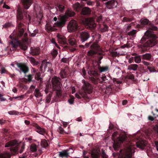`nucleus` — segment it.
Wrapping results in <instances>:
<instances>
[{
	"label": "nucleus",
	"mask_w": 158,
	"mask_h": 158,
	"mask_svg": "<svg viewBox=\"0 0 158 158\" xmlns=\"http://www.w3.org/2000/svg\"><path fill=\"white\" fill-rule=\"evenodd\" d=\"M93 40H95L96 42L93 43L90 46V49L87 52L88 56L94 58L96 62V65L94 64V69H108V66L101 67L100 64L101 60L103 56V52L98 43L101 38V35L98 33H96L92 35Z\"/></svg>",
	"instance_id": "nucleus-1"
},
{
	"label": "nucleus",
	"mask_w": 158,
	"mask_h": 158,
	"mask_svg": "<svg viewBox=\"0 0 158 158\" xmlns=\"http://www.w3.org/2000/svg\"><path fill=\"white\" fill-rule=\"evenodd\" d=\"M157 38L156 35L151 31H147L140 40V44L138 45L139 48L141 49V53H143L145 51L146 49L144 48L155 45L157 43Z\"/></svg>",
	"instance_id": "nucleus-2"
},
{
	"label": "nucleus",
	"mask_w": 158,
	"mask_h": 158,
	"mask_svg": "<svg viewBox=\"0 0 158 158\" xmlns=\"http://www.w3.org/2000/svg\"><path fill=\"white\" fill-rule=\"evenodd\" d=\"M24 17L21 10L19 9L17 10V23L18 24V27L19 29L17 36L19 37L22 36L23 35L24 32V30L23 28H21L23 24L21 22H19V21H22L23 20V18L28 22H30L31 19V17L27 12H24Z\"/></svg>",
	"instance_id": "nucleus-3"
},
{
	"label": "nucleus",
	"mask_w": 158,
	"mask_h": 158,
	"mask_svg": "<svg viewBox=\"0 0 158 158\" xmlns=\"http://www.w3.org/2000/svg\"><path fill=\"white\" fill-rule=\"evenodd\" d=\"M82 82L84 84L82 88L83 91H79L75 94L76 97L78 98L85 97L87 94H90L92 93L93 88L91 85L84 80H82Z\"/></svg>",
	"instance_id": "nucleus-4"
},
{
	"label": "nucleus",
	"mask_w": 158,
	"mask_h": 158,
	"mask_svg": "<svg viewBox=\"0 0 158 158\" xmlns=\"http://www.w3.org/2000/svg\"><path fill=\"white\" fill-rule=\"evenodd\" d=\"M53 89L56 91V95L60 96L62 95L61 84L60 82V79L56 77H54L52 79Z\"/></svg>",
	"instance_id": "nucleus-5"
},
{
	"label": "nucleus",
	"mask_w": 158,
	"mask_h": 158,
	"mask_svg": "<svg viewBox=\"0 0 158 158\" xmlns=\"http://www.w3.org/2000/svg\"><path fill=\"white\" fill-rule=\"evenodd\" d=\"M135 152V148L131 144L127 149L121 151L118 158H131L132 154Z\"/></svg>",
	"instance_id": "nucleus-6"
},
{
	"label": "nucleus",
	"mask_w": 158,
	"mask_h": 158,
	"mask_svg": "<svg viewBox=\"0 0 158 158\" xmlns=\"http://www.w3.org/2000/svg\"><path fill=\"white\" fill-rule=\"evenodd\" d=\"M117 134V132H115L113 133L112 135V139L114 142L113 147L115 150H117L120 144L125 141L127 138L126 135L125 133H124L123 134H121L115 141V137Z\"/></svg>",
	"instance_id": "nucleus-7"
},
{
	"label": "nucleus",
	"mask_w": 158,
	"mask_h": 158,
	"mask_svg": "<svg viewBox=\"0 0 158 158\" xmlns=\"http://www.w3.org/2000/svg\"><path fill=\"white\" fill-rule=\"evenodd\" d=\"M78 27L77 22L74 20H71L69 23L68 26V30L70 32H73L77 31Z\"/></svg>",
	"instance_id": "nucleus-8"
},
{
	"label": "nucleus",
	"mask_w": 158,
	"mask_h": 158,
	"mask_svg": "<svg viewBox=\"0 0 158 158\" xmlns=\"http://www.w3.org/2000/svg\"><path fill=\"white\" fill-rule=\"evenodd\" d=\"M84 24L85 27L87 29H92L96 27L94 20L90 18L85 19Z\"/></svg>",
	"instance_id": "nucleus-9"
},
{
	"label": "nucleus",
	"mask_w": 158,
	"mask_h": 158,
	"mask_svg": "<svg viewBox=\"0 0 158 158\" xmlns=\"http://www.w3.org/2000/svg\"><path fill=\"white\" fill-rule=\"evenodd\" d=\"M59 21L55 23L54 24V27L61 28L65 25L67 21L66 18L65 16L61 17L59 19Z\"/></svg>",
	"instance_id": "nucleus-10"
},
{
	"label": "nucleus",
	"mask_w": 158,
	"mask_h": 158,
	"mask_svg": "<svg viewBox=\"0 0 158 158\" xmlns=\"http://www.w3.org/2000/svg\"><path fill=\"white\" fill-rule=\"evenodd\" d=\"M79 37L82 42L86 41L90 37L89 33L87 31H82L79 33Z\"/></svg>",
	"instance_id": "nucleus-11"
},
{
	"label": "nucleus",
	"mask_w": 158,
	"mask_h": 158,
	"mask_svg": "<svg viewBox=\"0 0 158 158\" xmlns=\"http://www.w3.org/2000/svg\"><path fill=\"white\" fill-rule=\"evenodd\" d=\"M105 4L107 8L110 9L116 7L118 3L115 0H111L107 2Z\"/></svg>",
	"instance_id": "nucleus-12"
},
{
	"label": "nucleus",
	"mask_w": 158,
	"mask_h": 158,
	"mask_svg": "<svg viewBox=\"0 0 158 158\" xmlns=\"http://www.w3.org/2000/svg\"><path fill=\"white\" fill-rule=\"evenodd\" d=\"M33 126L36 128V131L40 134L44 135L46 133L45 130L44 128L41 127L37 123H33Z\"/></svg>",
	"instance_id": "nucleus-13"
},
{
	"label": "nucleus",
	"mask_w": 158,
	"mask_h": 158,
	"mask_svg": "<svg viewBox=\"0 0 158 158\" xmlns=\"http://www.w3.org/2000/svg\"><path fill=\"white\" fill-rule=\"evenodd\" d=\"M51 66L52 64L50 62L47 61L46 60H44L42 62L40 68L41 69L42 68L44 69H51Z\"/></svg>",
	"instance_id": "nucleus-14"
},
{
	"label": "nucleus",
	"mask_w": 158,
	"mask_h": 158,
	"mask_svg": "<svg viewBox=\"0 0 158 158\" xmlns=\"http://www.w3.org/2000/svg\"><path fill=\"white\" fill-rule=\"evenodd\" d=\"M21 1L23 7L26 9H28L32 3L31 0H21Z\"/></svg>",
	"instance_id": "nucleus-15"
},
{
	"label": "nucleus",
	"mask_w": 158,
	"mask_h": 158,
	"mask_svg": "<svg viewBox=\"0 0 158 158\" xmlns=\"http://www.w3.org/2000/svg\"><path fill=\"white\" fill-rule=\"evenodd\" d=\"M57 37L59 43L63 44H68L66 38L64 36L58 34Z\"/></svg>",
	"instance_id": "nucleus-16"
},
{
	"label": "nucleus",
	"mask_w": 158,
	"mask_h": 158,
	"mask_svg": "<svg viewBox=\"0 0 158 158\" xmlns=\"http://www.w3.org/2000/svg\"><path fill=\"white\" fill-rule=\"evenodd\" d=\"M91 11L89 8L85 7L82 9L81 14L82 15L88 16L91 14Z\"/></svg>",
	"instance_id": "nucleus-17"
},
{
	"label": "nucleus",
	"mask_w": 158,
	"mask_h": 158,
	"mask_svg": "<svg viewBox=\"0 0 158 158\" xmlns=\"http://www.w3.org/2000/svg\"><path fill=\"white\" fill-rule=\"evenodd\" d=\"M147 144V142L144 140L140 141L136 143L137 147L141 149H143Z\"/></svg>",
	"instance_id": "nucleus-18"
},
{
	"label": "nucleus",
	"mask_w": 158,
	"mask_h": 158,
	"mask_svg": "<svg viewBox=\"0 0 158 158\" xmlns=\"http://www.w3.org/2000/svg\"><path fill=\"white\" fill-rule=\"evenodd\" d=\"M31 49L30 53L33 56L38 55L40 53V49L38 48H31Z\"/></svg>",
	"instance_id": "nucleus-19"
},
{
	"label": "nucleus",
	"mask_w": 158,
	"mask_h": 158,
	"mask_svg": "<svg viewBox=\"0 0 158 158\" xmlns=\"http://www.w3.org/2000/svg\"><path fill=\"white\" fill-rule=\"evenodd\" d=\"M15 64L19 69H29V68L26 64L23 63L16 62Z\"/></svg>",
	"instance_id": "nucleus-20"
},
{
	"label": "nucleus",
	"mask_w": 158,
	"mask_h": 158,
	"mask_svg": "<svg viewBox=\"0 0 158 158\" xmlns=\"http://www.w3.org/2000/svg\"><path fill=\"white\" fill-rule=\"evenodd\" d=\"M75 15V12L71 10L68 9L65 13V16L66 18V19L68 17H73Z\"/></svg>",
	"instance_id": "nucleus-21"
},
{
	"label": "nucleus",
	"mask_w": 158,
	"mask_h": 158,
	"mask_svg": "<svg viewBox=\"0 0 158 158\" xmlns=\"http://www.w3.org/2000/svg\"><path fill=\"white\" fill-rule=\"evenodd\" d=\"M69 156V153L68 152L67 150H64L60 152L59 156L61 157H68Z\"/></svg>",
	"instance_id": "nucleus-22"
},
{
	"label": "nucleus",
	"mask_w": 158,
	"mask_h": 158,
	"mask_svg": "<svg viewBox=\"0 0 158 158\" xmlns=\"http://www.w3.org/2000/svg\"><path fill=\"white\" fill-rule=\"evenodd\" d=\"M69 44L71 46H75L77 45V42L75 39L73 38H69L68 40Z\"/></svg>",
	"instance_id": "nucleus-23"
},
{
	"label": "nucleus",
	"mask_w": 158,
	"mask_h": 158,
	"mask_svg": "<svg viewBox=\"0 0 158 158\" xmlns=\"http://www.w3.org/2000/svg\"><path fill=\"white\" fill-rule=\"evenodd\" d=\"M58 131L60 134L63 135L65 134H69L71 132V131L69 130L67 131H64L63 128L61 127H59Z\"/></svg>",
	"instance_id": "nucleus-24"
},
{
	"label": "nucleus",
	"mask_w": 158,
	"mask_h": 158,
	"mask_svg": "<svg viewBox=\"0 0 158 158\" xmlns=\"http://www.w3.org/2000/svg\"><path fill=\"white\" fill-rule=\"evenodd\" d=\"M134 19H135L133 17H124L123 19L122 22L123 23L130 22L134 20Z\"/></svg>",
	"instance_id": "nucleus-25"
},
{
	"label": "nucleus",
	"mask_w": 158,
	"mask_h": 158,
	"mask_svg": "<svg viewBox=\"0 0 158 158\" xmlns=\"http://www.w3.org/2000/svg\"><path fill=\"white\" fill-rule=\"evenodd\" d=\"M142 58L144 60H152L151 55L149 53H146L143 55L142 56Z\"/></svg>",
	"instance_id": "nucleus-26"
},
{
	"label": "nucleus",
	"mask_w": 158,
	"mask_h": 158,
	"mask_svg": "<svg viewBox=\"0 0 158 158\" xmlns=\"http://www.w3.org/2000/svg\"><path fill=\"white\" fill-rule=\"evenodd\" d=\"M149 20L147 19H141L140 20L141 25L143 26L149 24L150 23Z\"/></svg>",
	"instance_id": "nucleus-27"
},
{
	"label": "nucleus",
	"mask_w": 158,
	"mask_h": 158,
	"mask_svg": "<svg viewBox=\"0 0 158 158\" xmlns=\"http://www.w3.org/2000/svg\"><path fill=\"white\" fill-rule=\"evenodd\" d=\"M16 143V142L15 140H12L7 143L5 145V147H8L11 146H13Z\"/></svg>",
	"instance_id": "nucleus-28"
},
{
	"label": "nucleus",
	"mask_w": 158,
	"mask_h": 158,
	"mask_svg": "<svg viewBox=\"0 0 158 158\" xmlns=\"http://www.w3.org/2000/svg\"><path fill=\"white\" fill-rule=\"evenodd\" d=\"M73 8L77 11H79L81 9V7L80 4L77 3L73 5Z\"/></svg>",
	"instance_id": "nucleus-29"
},
{
	"label": "nucleus",
	"mask_w": 158,
	"mask_h": 158,
	"mask_svg": "<svg viewBox=\"0 0 158 158\" xmlns=\"http://www.w3.org/2000/svg\"><path fill=\"white\" fill-rule=\"evenodd\" d=\"M97 71L95 70H88V73L89 75L96 76L97 75Z\"/></svg>",
	"instance_id": "nucleus-30"
},
{
	"label": "nucleus",
	"mask_w": 158,
	"mask_h": 158,
	"mask_svg": "<svg viewBox=\"0 0 158 158\" xmlns=\"http://www.w3.org/2000/svg\"><path fill=\"white\" fill-rule=\"evenodd\" d=\"M34 94L35 97L38 98L42 96L41 93L40 92L39 89L37 88L35 89Z\"/></svg>",
	"instance_id": "nucleus-31"
},
{
	"label": "nucleus",
	"mask_w": 158,
	"mask_h": 158,
	"mask_svg": "<svg viewBox=\"0 0 158 158\" xmlns=\"http://www.w3.org/2000/svg\"><path fill=\"white\" fill-rule=\"evenodd\" d=\"M136 32L137 31L136 30H134L128 32L127 33V34L128 35L131 36V37L132 38L131 39L133 40V39H134V37L135 36Z\"/></svg>",
	"instance_id": "nucleus-32"
},
{
	"label": "nucleus",
	"mask_w": 158,
	"mask_h": 158,
	"mask_svg": "<svg viewBox=\"0 0 158 158\" xmlns=\"http://www.w3.org/2000/svg\"><path fill=\"white\" fill-rule=\"evenodd\" d=\"M149 29L152 31H156L157 29V27L154 25L150 23L148 25Z\"/></svg>",
	"instance_id": "nucleus-33"
},
{
	"label": "nucleus",
	"mask_w": 158,
	"mask_h": 158,
	"mask_svg": "<svg viewBox=\"0 0 158 158\" xmlns=\"http://www.w3.org/2000/svg\"><path fill=\"white\" fill-rule=\"evenodd\" d=\"M29 60L31 63L34 65H37L39 64L38 62L36 61L35 59L33 57H31L30 58Z\"/></svg>",
	"instance_id": "nucleus-34"
},
{
	"label": "nucleus",
	"mask_w": 158,
	"mask_h": 158,
	"mask_svg": "<svg viewBox=\"0 0 158 158\" xmlns=\"http://www.w3.org/2000/svg\"><path fill=\"white\" fill-rule=\"evenodd\" d=\"M10 154L8 153L0 154V158H10Z\"/></svg>",
	"instance_id": "nucleus-35"
},
{
	"label": "nucleus",
	"mask_w": 158,
	"mask_h": 158,
	"mask_svg": "<svg viewBox=\"0 0 158 158\" xmlns=\"http://www.w3.org/2000/svg\"><path fill=\"white\" fill-rule=\"evenodd\" d=\"M46 29L48 31H54L56 30V29L51 26H46Z\"/></svg>",
	"instance_id": "nucleus-36"
},
{
	"label": "nucleus",
	"mask_w": 158,
	"mask_h": 158,
	"mask_svg": "<svg viewBox=\"0 0 158 158\" xmlns=\"http://www.w3.org/2000/svg\"><path fill=\"white\" fill-rule=\"evenodd\" d=\"M30 149L33 152H35L37 150L36 145L34 144H31L30 146Z\"/></svg>",
	"instance_id": "nucleus-37"
},
{
	"label": "nucleus",
	"mask_w": 158,
	"mask_h": 158,
	"mask_svg": "<svg viewBox=\"0 0 158 158\" xmlns=\"http://www.w3.org/2000/svg\"><path fill=\"white\" fill-rule=\"evenodd\" d=\"M138 67L136 64H132L128 66L127 69H137Z\"/></svg>",
	"instance_id": "nucleus-38"
},
{
	"label": "nucleus",
	"mask_w": 158,
	"mask_h": 158,
	"mask_svg": "<svg viewBox=\"0 0 158 158\" xmlns=\"http://www.w3.org/2000/svg\"><path fill=\"white\" fill-rule=\"evenodd\" d=\"M156 112H152V113L154 118H156L158 117V107L156 108L155 109Z\"/></svg>",
	"instance_id": "nucleus-39"
},
{
	"label": "nucleus",
	"mask_w": 158,
	"mask_h": 158,
	"mask_svg": "<svg viewBox=\"0 0 158 158\" xmlns=\"http://www.w3.org/2000/svg\"><path fill=\"white\" fill-rule=\"evenodd\" d=\"M134 60L135 62L136 63H139L141 62V59L140 56H135L134 58Z\"/></svg>",
	"instance_id": "nucleus-40"
},
{
	"label": "nucleus",
	"mask_w": 158,
	"mask_h": 158,
	"mask_svg": "<svg viewBox=\"0 0 158 158\" xmlns=\"http://www.w3.org/2000/svg\"><path fill=\"white\" fill-rule=\"evenodd\" d=\"M91 156L92 158H99V154L98 152L94 153L93 152L91 154Z\"/></svg>",
	"instance_id": "nucleus-41"
},
{
	"label": "nucleus",
	"mask_w": 158,
	"mask_h": 158,
	"mask_svg": "<svg viewBox=\"0 0 158 158\" xmlns=\"http://www.w3.org/2000/svg\"><path fill=\"white\" fill-rule=\"evenodd\" d=\"M41 144L43 147H46L48 145V143L47 141L45 139H43L41 141Z\"/></svg>",
	"instance_id": "nucleus-42"
},
{
	"label": "nucleus",
	"mask_w": 158,
	"mask_h": 158,
	"mask_svg": "<svg viewBox=\"0 0 158 158\" xmlns=\"http://www.w3.org/2000/svg\"><path fill=\"white\" fill-rule=\"evenodd\" d=\"M66 73L65 71V70H62L60 73V76L62 78H64L66 77Z\"/></svg>",
	"instance_id": "nucleus-43"
},
{
	"label": "nucleus",
	"mask_w": 158,
	"mask_h": 158,
	"mask_svg": "<svg viewBox=\"0 0 158 158\" xmlns=\"http://www.w3.org/2000/svg\"><path fill=\"white\" fill-rule=\"evenodd\" d=\"M57 54L58 52L56 50H53V51L51 52V54L53 57L52 58H55L57 55Z\"/></svg>",
	"instance_id": "nucleus-44"
},
{
	"label": "nucleus",
	"mask_w": 158,
	"mask_h": 158,
	"mask_svg": "<svg viewBox=\"0 0 158 158\" xmlns=\"http://www.w3.org/2000/svg\"><path fill=\"white\" fill-rule=\"evenodd\" d=\"M40 73H37L35 75V79L38 81H42V78L40 77Z\"/></svg>",
	"instance_id": "nucleus-45"
},
{
	"label": "nucleus",
	"mask_w": 158,
	"mask_h": 158,
	"mask_svg": "<svg viewBox=\"0 0 158 158\" xmlns=\"http://www.w3.org/2000/svg\"><path fill=\"white\" fill-rule=\"evenodd\" d=\"M57 7L61 12H62L64 8V6L62 5H58L57 6Z\"/></svg>",
	"instance_id": "nucleus-46"
},
{
	"label": "nucleus",
	"mask_w": 158,
	"mask_h": 158,
	"mask_svg": "<svg viewBox=\"0 0 158 158\" xmlns=\"http://www.w3.org/2000/svg\"><path fill=\"white\" fill-rule=\"evenodd\" d=\"M61 61L64 63L66 64L68 63L69 62V58H63L61 59Z\"/></svg>",
	"instance_id": "nucleus-47"
},
{
	"label": "nucleus",
	"mask_w": 158,
	"mask_h": 158,
	"mask_svg": "<svg viewBox=\"0 0 158 158\" xmlns=\"http://www.w3.org/2000/svg\"><path fill=\"white\" fill-rule=\"evenodd\" d=\"M10 150L12 153H14L15 154H16L17 152L18 149L17 147L12 148H10Z\"/></svg>",
	"instance_id": "nucleus-48"
},
{
	"label": "nucleus",
	"mask_w": 158,
	"mask_h": 158,
	"mask_svg": "<svg viewBox=\"0 0 158 158\" xmlns=\"http://www.w3.org/2000/svg\"><path fill=\"white\" fill-rule=\"evenodd\" d=\"M113 81L114 83L118 84H121L122 82V81H119L118 79L115 78L113 79Z\"/></svg>",
	"instance_id": "nucleus-49"
},
{
	"label": "nucleus",
	"mask_w": 158,
	"mask_h": 158,
	"mask_svg": "<svg viewBox=\"0 0 158 158\" xmlns=\"http://www.w3.org/2000/svg\"><path fill=\"white\" fill-rule=\"evenodd\" d=\"M8 113L10 115H17L19 114V113L17 111H9Z\"/></svg>",
	"instance_id": "nucleus-50"
},
{
	"label": "nucleus",
	"mask_w": 158,
	"mask_h": 158,
	"mask_svg": "<svg viewBox=\"0 0 158 158\" xmlns=\"http://www.w3.org/2000/svg\"><path fill=\"white\" fill-rule=\"evenodd\" d=\"M126 78L133 80L134 79V76L132 74L127 75L126 76Z\"/></svg>",
	"instance_id": "nucleus-51"
},
{
	"label": "nucleus",
	"mask_w": 158,
	"mask_h": 158,
	"mask_svg": "<svg viewBox=\"0 0 158 158\" xmlns=\"http://www.w3.org/2000/svg\"><path fill=\"white\" fill-rule=\"evenodd\" d=\"M111 54L113 57H116L118 55V53L116 52H112L111 53Z\"/></svg>",
	"instance_id": "nucleus-52"
},
{
	"label": "nucleus",
	"mask_w": 158,
	"mask_h": 158,
	"mask_svg": "<svg viewBox=\"0 0 158 158\" xmlns=\"http://www.w3.org/2000/svg\"><path fill=\"white\" fill-rule=\"evenodd\" d=\"M153 129L155 132L158 135V126L156 125L154 126Z\"/></svg>",
	"instance_id": "nucleus-53"
},
{
	"label": "nucleus",
	"mask_w": 158,
	"mask_h": 158,
	"mask_svg": "<svg viewBox=\"0 0 158 158\" xmlns=\"http://www.w3.org/2000/svg\"><path fill=\"white\" fill-rule=\"evenodd\" d=\"M20 48L22 49H23L24 50H26L27 49V47L25 44H22L20 45Z\"/></svg>",
	"instance_id": "nucleus-54"
},
{
	"label": "nucleus",
	"mask_w": 158,
	"mask_h": 158,
	"mask_svg": "<svg viewBox=\"0 0 158 158\" xmlns=\"http://www.w3.org/2000/svg\"><path fill=\"white\" fill-rule=\"evenodd\" d=\"M74 97H71L68 100L69 103L71 104H73L74 102Z\"/></svg>",
	"instance_id": "nucleus-55"
},
{
	"label": "nucleus",
	"mask_w": 158,
	"mask_h": 158,
	"mask_svg": "<svg viewBox=\"0 0 158 158\" xmlns=\"http://www.w3.org/2000/svg\"><path fill=\"white\" fill-rule=\"evenodd\" d=\"M92 43V41H90L89 43H86L85 45V48H88L89 47L90 44H91Z\"/></svg>",
	"instance_id": "nucleus-56"
},
{
	"label": "nucleus",
	"mask_w": 158,
	"mask_h": 158,
	"mask_svg": "<svg viewBox=\"0 0 158 158\" xmlns=\"http://www.w3.org/2000/svg\"><path fill=\"white\" fill-rule=\"evenodd\" d=\"M106 76L102 77H101V79H100V82H102L106 81Z\"/></svg>",
	"instance_id": "nucleus-57"
},
{
	"label": "nucleus",
	"mask_w": 158,
	"mask_h": 158,
	"mask_svg": "<svg viewBox=\"0 0 158 158\" xmlns=\"http://www.w3.org/2000/svg\"><path fill=\"white\" fill-rule=\"evenodd\" d=\"M24 98V96L23 95H22L19 96L15 97L13 98L15 99H17V98H19V100H21L22 98Z\"/></svg>",
	"instance_id": "nucleus-58"
},
{
	"label": "nucleus",
	"mask_w": 158,
	"mask_h": 158,
	"mask_svg": "<svg viewBox=\"0 0 158 158\" xmlns=\"http://www.w3.org/2000/svg\"><path fill=\"white\" fill-rule=\"evenodd\" d=\"M103 27L102 28L103 31H107L108 30V27L107 25H103Z\"/></svg>",
	"instance_id": "nucleus-59"
},
{
	"label": "nucleus",
	"mask_w": 158,
	"mask_h": 158,
	"mask_svg": "<svg viewBox=\"0 0 158 158\" xmlns=\"http://www.w3.org/2000/svg\"><path fill=\"white\" fill-rule=\"evenodd\" d=\"M27 80L29 81H31L32 79V76L31 75H29L28 76H27Z\"/></svg>",
	"instance_id": "nucleus-60"
},
{
	"label": "nucleus",
	"mask_w": 158,
	"mask_h": 158,
	"mask_svg": "<svg viewBox=\"0 0 158 158\" xmlns=\"http://www.w3.org/2000/svg\"><path fill=\"white\" fill-rule=\"evenodd\" d=\"M3 8H6V9H10V7L9 6L7 5L5 3H4V4L3 6Z\"/></svg>",
	"instance_id": "nucleus-61"
},
{
	"label": "nucleus",
	"mask_w": 158,
	"mask_h": 158,
	"mask_svg": "<svg viewBox=\"0 0 158 158\" xmlns=\"http://www.w3.org/2000/svg\"><path fill=\"white\" fill-rule=\"evenodd\" d=\"M52 43L55 44V45L57 48H59L55 40L54 39H52Z\"/></svg>",
	"instance_id": "nucleus-62"
},
{
	"label": "nucleus",
	"mask_w": 158,
	"mask_h": 158,
	"mask_svg": "<svg viewBox=\"0 0 158 158\" xmlns=\"http://www.w3.org/2000/svg\"><path fill=\"white\" fill-rule=\"evenodd\" d=\"M10 44H13V48H14V49H15V48H17V47H18V46L17 45H15V44H13V42L12 41H11L10 42Z\"/></svg>",
	"instance_id": "nucleus-63"
},
{
	"label": "nucleus",
	"mask_w": 158,
	"mask_h": 158,
	"mask_svg": "<svg viewBox=\"0 0 158 158\" xmlns=\"http://www.w3.org/2000/svg\"><path fill=\"white\" fill-rule=\"evenodd\" d=\"M0 99L1 101H4L6 100V99L2 97V95L0 94Z\"/></svg>",
	"instance_id": "nucleus-64"
}]
</instances>
